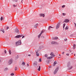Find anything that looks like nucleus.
Listing matches in <instances>:
<instances>
[{"mask_svg": "<svg viewBox=\"0 0 76 76\" xmlns=\"http://www.w3.org/2000/svg\"><path fill=\"white\" fill-rule=\"evenodd\" d=\"M69 22V20L66 19L64 20V22H63V23H64V22H65V23H68Z\"/></svg>", "mask_w": 76, "mask_h": 76, "instance_id": "9", "label": "nucleus"}, {"mask_svg": "<svg viewBox=\"0 0 76 76\" xmlns=\"http://www.w3.org/2000/svg\"><path fill=\"white\" fill-rule=\"evenodd\" d=\"M9 54H10H10H11V50H9Z\"/></svg>", "mask_w": 76, "mask_h": 76, "instance_id": "26", "label": "nucleus"}, {"mask_svg": "<svg viewBox=\"0 0 76 76\" xmlns=\"http://www.w3.org/2000/svg\"><path fill=\"white\" fill-rule=\"evenodd\" d=\"M21 43L22 42H21V40H19L18 41V42H16V46H18V45H20Z\"/></svg>", "mask_w": 76, "mask_h": 76, "instance_id": "2", "label": "nucleus"}, {"mask_svg": "<svg viewBox=\"0 0 76 76\" xmlns=\"http://www.w3.org/2000/svg\"><path fill=\"white\" fill-rule=\"evenodd\" d=\"M13 63V60L12 59H10L9 61L8 64L9 65Z\"/></svg>", "mask_w": 76, "mask_h": 76, "instance_id": "4", "label": "nucleus"}, {"mask_svg": "<svg viewBox=\"0 0 76 76\" xmlns=\"http://www.w3.org/2000/svg\"><path fill=\"white\" fill-rule=\"evenodd\" d=\"M58 69H59V67L58 66H57L56 68V69L55 71L53 72L54 75H56V74L57 73L58 70Z\"/></svg>", "mask_w": 76, "mask_h": 76, "instance_id": "1", "label": "nucleus"}, {"mask_svg": "<svg viewBox=\"0 0 76 76\" xmlns=\"http://www.w3.org/2000/svg\"><path fill=\"white\" fill-rule=\"evenodd\" d=\"M0 62H1V60L0 59Z\"/></svg>", "mask_w": 76, "mask_h": 76, "instance_id": "52", "label": "nucleus"}, {"mask_svg": "<svg viewBox=\"0 0 76 76\" xmlns=\"http://www.w3.org/2000/svg\"><path fill=\"white\" fill-rule=\"evenodd\" d=\"M42 38H44V37H43V36H42L41 37Z\"/></svg>", "mask_w": 76, "mask_h": 76, "instance_id": "50", "label": "nucleus"}, {"mask_svg": "<svg viewBox=\"0 0 76 76\" xmlns=\"http://www.w3.org/2000/svg\"><path fill=\"white\" fill-rule=\"evenodd\" d=\"M76 47V44H74L73 46V49H75Z\"/></svg>", "mask_w": 76, "mask_h": 76, "instance_id": "21", "label": "nucleus"}, {"mask_svg": "<svg viewBox=\"0 0 76 76\" xmlns=\"http://www.w3.org/2000/svg\"><path fill=\"white\" fill-rule=\"evenodd\" d=\"M31 55H28V56H31Z\"/></svg>", "mask_w": 76, "mask_h": 76, "instance_id": "48", "label": "nucleus"}, {"mask_svg": "<svg viewBox=\"0 0 76 76\" xmlns=\"http://www.w3.org/2000/svg\"><path fill=\"white\" fill-rule=\"evenodd\" d=\"M66 55L67 56H69V54L68 53H67L66 54Z\"/></svg>", "mask_w": 76, "mask_h": 76, "instance_id": "43", "label": "nucleus"}, {"mask_svg": "<svg viewBox=\"0 0 76 76\" xmlns=\"http://www.w3.org/2000/svg\"><path fill=\"white\" fill-rule=\"evenodd\" d=\"M70 66V62H69L67 64V67H69Z\"/></svg>", "mask_w": 76, "mask_h": 76, "instance_id": "13", "label": "nucleus"}, {"mask_svg": "<svg viewBox=\"0 0 76 76\" xmlns=\"http://www.w3.org/2000/svg\"><path fill=\"white\" fill-rule=\"evenodd\" d=\"M0 31H1L3 33H4V31L3 29H0Z\"/></svg>", "mask_w": 76, "mask_h": 76, "instance_id": "19", "label": "nucleus"}, {"mask_svg": "<svg viewBox=\"0 0 76 76\" xmlns=\"http://www.w3.org/2000/svg\"><path fill=\"white\" fill-rule=\"evenodd\" d=\"M45 57H48V56H47V54H46L45 55Z\"/></svg>", "mask_w": 76, "mask_h": 76, "instance_id": "34", "label": "nucleus"}, {"mask_svg": "<svg viewBox=\"0 0 76 76\" xmlns=\"http://www.w3.org/2000/svg\"><path fill=\"white\" fill-rule=\"evenodd\" d=\"M3 20V17H1V20Z\"/></svg>", "mask_w": 76, "mask_h": 76, "instance_id": "31", "label": "nucleus"}, {"mask_svg": "<svg viewBox=\"0 0 76 76\" xmlns=\"http://www.w3.org/2000/svg\"><path fill=\"white\" fill-rule=\"evenodd\" d=\"M58 58H60V57H59Z\"/></svg>", "mask_w": 76, "mask_h": 76, "instance_id": "55", "label": "nucleus"}, {"mask_svg": "<svg viewBox=\"0 0 76 76\" xmlns=\"http://www.w3.org/2000/svg\"><path fill=\"white\" fill-rule=\"evenodd\" d=\"M57 61H55V62L53 63V66H55V65H56V64H57Z\"/></svg>", "mask_w": 76, "mask_h": 76, "instance_id": "18", "label": "nucleus"}, {"mask_svg": "<svg viewBox=\"0 0 76 76\" xmlns=\"http://www.w3.org/2000/svg\"><path fill=\"white\" fill-rule=\"evenodd\" d=\"M64 54V52H62V54Z\"/></svg>", "mask_w": 76, "mask_h": 76, "instance_id": "46", "label": "nucleus"}, {"mask_svg": "<svg viewBox=\"0 0 76 76\" xmlns=\"http://www.w3.org/2000/svg\"><path fill=\"white\" fill-rule=\"evenodd\" d=\"M39 50H36V54L37 56H39V53H38V52Z\"/></svg>", "mask_w": 76, "mask_h": 76, "instance_id": "8", "label": "nucleus"}, {"mask_svg": "<svg viewBox=\"0 0 76 76\" xmlns=\"http://www.w3.org/2000/svg\"><path fill=\"white\" fill-rule=\"evenodd\" d=\"M65 26H66V24H65V23H64L63 24V28H64V27H65Z\"/></svg>", "mask_w": 76, "mask_h": 76, "instance_id": "29", "label": "nucleus"}, {"mask_svg": "<svg viewBox=\"0 0 76 76\" xmlns=\"http://www.w3.org/2000/svg\"><path fill=\"white\" fill-rule=\"evenodd\" d=\"M53 28H54V27H53L51 26H49L48 29L49 31H50V30H52Z\"/></svg>", "mask_w": 76, "mask_h": 76, "instance_id": "7", "label": "nucleus"}, {"mask_svg": "<svg viewBox=\"0 0 76 76\" xmlns=\"http://www.w3.org/2000/svg\"><path fill=\"white\" fill-rule=\"evenodd\" d=\"M65 41H67V39H64Z\"/></svg>", "mask_w": 76, "mask_h": 76, "instance_id": "42", "label": "nucleus"}, {"mask_svg": "<svg viewBox=\"0 0 76 76\" xmlns=\"http://www.w3.org/2000/svg\"><path fill=\"white\" fill-rule=\"evenodd\" d=\"M41 36V34H39L38 36V37L39 38V37Z\"/></svg>", "mask_w": 76, "mask_h": 76, "instance_id": "32", "label": "nucleus"}, {"mask_svg": "<svg viewBox=\"0 0 76 76\" xmlns=\"http://www.w3.org/2000/svg\"><path fill=\"white\" fill-rule=\"evenodd\" d=\"M16 5H15V4H13V7H16Z\"/></svg>", "mask_w": 76, "mask_h": 76, "instance_id": "33", "label": "nucleus"}, {"mask_svg": "<svg viewBox=\"0 0 76 76\" xmlns=\"http://www.w3.org/2000/svg\"><path fill=\"white\" fill-rule=\"evenodd\" d=\"M74 56H75V54H74Z\"/></svg>", "mask_w": 76, "mask_h": 76, "instance_id": "53", "label": "nucleus"}, {"mask_svg": "<svg viewBox=\"0 0 76 76\" xmlns=\"http://www.w3.org/2000/svg\"><path fill=\"white\" fill-rule=\"evenodd\" d=\"M74 24L75 25V27H76V23H74Z\"/></svg>", "mask_w": 76, "mask_h": 76, "instance_id": "45", "label": "nucleus"}, {"mask_svg": "<svg viewBox=\"0 0 76 76\" xmlns=\"http://www.w3.org/2000/svg\"><path fill=\"white\" fill-rule=\"evenodd\" d=\"M41 70V66H39V68L37 69V70L38 71H40Z\"/></svg>", "mask_w": 76, "mask_h": 76, "instance_id": "20", "label": "nucleus"}, {"mask_svg": "<svg viewBox=\"0 0 76 76\" xmlns=\"http://www.w3.org/2000/svg\"><path fill=\"white\" fill-rule=\"evenodd\" d=\"M51 44H56L58 45V43L57 42H56L52 41L51 42Z\"/></svg>", "mask_w": 76, "mask_h": 76, "instance_id": "6", "label": "nucleus"}, {"mask_svg": "<svg viewBox=\"0 0 76 76\" xmlns=\"http://www.w3.org/2000/svg\"><path fill=\"white\" fill-rule=\"evenodd\" d=\"M50 56H51V57H55V55H54V53L53 52H51L50 54Z\"/></svg>", "mask_w": 76, "mask_h": 76, "instance_id": "12", "label": "nucleus"}, {"mask_svg": "<svg viewBox=\"0 0 76 76\" xmlns=\"http://www.w3.org/2000/svg\"><path fill=\"white\" fill-rule=\"evenodd\" d=\"M49 68H51V66H49Z\"/></svg>", "mask_w": 76, "mask_h": 76, "instance_id": "44", "label": "nucleus"}, {"mask_svg": "<svg viewBox=\"0 0 76 76\" xmlns=\"http://www.w3.org/2000/svg\"><path fill=\"white\" fill-rule=\"evenodd\" d=\"M39 15L40 17L42 16V17H44V14H40Z\"/></svg>", "mask_w": 76, "mask_h": 76, "instance_id": "16", "label": "nucleus"}, {"mask_svg": "<svg viewBox=\"0 0 76 76\" xmlns=\"http://www.w3.org/2000/svg\"><path fill=\"white\" fill-rule=\"evenodd\" d=\"M11 76H13V75H14V73H12L11 74Z\"/></svg>", "mask_w": 76, "mask_h": 76, "instance_id": "37", "label": "nucleus"}, {"mask_svg": "<svg viewBox=\"0 0 76 76\" xmlns=\"http://www.w3.org/2000/svg\"><path fill=\"white\" fill-rule=\"evenodd\" d=\"M18 0H12V1H15V2H18Z\"/></svg>", "mask_w": 76, "mask_h": 76, "instance_id": "30", "label": "nucleus"}, {"mask_svg": "<svg viewBox=\"0 0 76 76\" xmlns=\"http://www.w3.org/2000/svg\"><path fill=\"white\" fill-rule=\"evenodd\" d=\"M25 38V36H23L22 37V38Z\"/></svg>", "mask_w": 76, "mask_h": 76, "instance_id": "47", "label": "nucleus"}, {"mask_svg": "<svg viewBox=\"0 0 76 76\" xmlns=\"http://www.w3.org/2000/svg\"><path fill=\"white\" fill-rule=\"evenodd\" d=\"M38 26V24H36L34 26V28H37V27Z\"/></svg>", "mask_w": 76, "mask_h": 76, "instance_id": "14", "label": "nucleus"}, {"mask_svg": "<svg viewBox=\"0 0 76 76\" xmlns=\"http://www.w3.org/2000/svg\"><path fill=\"white\" fill-rule=\"evenodd\" d=\"M64 7H65V5H63L62 6V8H64Z\"/></svg>", "mask_w": 76, "mask_h": 76, "instance_id": "38", "label": "nucleus"}, {"mask_svg": "<svg viewBox=\"0 0 76 76\" xmlns=\"http://www.w3.org/2000/svg\"><path fill=\"white\" fill-rule=\"evenodd\" d=\"M69 29V27H68V26H66V28H65V30H67V29Z\"/></svg>", "mask_w": 76, "mask_h": 76, "instance_id": "25", "label": "nucleus"}, {"mask_svg": "<svg viewBox=\"0 0 76 76\" xmlns=\"http://www.w3.org/2000/svg\"><path fill=\"white\" fill-rule=\"evenodd\" d=\"M15 32L16 33H19V30L18 28H16L15 29Z\"/></svg>", "mask_w": 76, "mask_h": 76, "instance_id": "10", "label": "nucleus"}, {"mask_svg": "<svg viewBox=\"0 0 76 76\" xmlns=\"http://www.w3.org/2000/svg\"><path fill=\"white\" fill-rule=\"evenodd\" d=\"M53 57L52 56H50L49 57H48L47 58V59H48V60H49V59H51V58H53Z\"/></svg>", "mask_w": 76, "mask_h": 76, "instance_id": "17", "label": "nucleus"}, {"mask_svg": "<svg viewBox=\"0 0 76 76\" xmlns=\"http://www.w3.org/2000/svg\"><path fill=\"white\" fill-rule=\"evenodd\" d=\"M9 29V27H7L6 29L7 30Z\"/></svg>", "mask_w": 76, "mask_h": 76, "instance_id": "41", "label": "nucleus"}, {"mask_svg": "<svg viewBox=\"0 0 76 76\" xmlns=\"http://www.w3.org/2000/svg\"><path fill=\"white\" fill-rule=\"evenodd\" d=\"M29 66V64H27V67H28Z\"/></svg>", "mask_w": 76, "mask_h": 76, "instance_id": "49", "label": "nucleus"}, {"mask_svg": "<svg viewBox=\"0 0 76 76\" xmlns=\"http://www.w3.org/2000/svg\"><path fill=\"white\" fill-rule=\"evenodd\" d=\"M22 64H23L24 65V66L25 64V62L23 61Z\"/></svg>", "mask_w": 76, "mask_h": 76, "instance_id": "27", "label": "nucleus"}, {"mask_svg": "<svg viewBox=\"0 0 76 76\" xmlns=\"http://www.w3.org/2000/svg\"><path fill=\"white\" fill-rule=\"evenodd\" d=\"M18 58H19V56H18V55H17V56L15 58V60H17V59H18Z\"/></svg>", "mask_w": 76, "mask_h": 76, "instance_id": "23", "label": "nucleus"}, {"mask_svg": "<svg viewBox=\"0 0 76 76\" xmlns=\"http://www.w3.org/2000/svg\"><path fill=\"white\" fill-rule=\"evenodd\" d=\"M4 53L5 54H6V50H4Z\"/></svg>", "mask_w": 76, "mask_h": 76, "instance_id": "40", "label": "nucleus"}, {"mask_svg": "<svg viewBox=\"0 0 76 76\" xmlns=\"http://www.w3.org/2000/svg\"><path fill=\"white\" fill-rule=\"evenodd\" d=\"M7 70H8V68H6L4 69V71H6Z\"/></svg>", "mask_w": 76, "mask_h": 76, "instance_id": "28", "label": "nucleus"}, {"mask_svg": "<svg viewBox=\"0 0 76 76\" xmlns=\"http://www.w3.org/2000/svg\"><path fill=\"white\" fill-rule=\"evenodd\" d=\"M42 60H41V58H40V59H39V61L40 62H41V61H42Z\"/></svg>", "mask_w": 76, "mask_h": 76, "instance_id": "36", "label": "nucleus"}, {"mask_svg": "<svg viewBox=\"0 0 76 76\" xmlns=\"http://www.w3.org/2000/svg\"><path fill=\"white\" fill-rule=\"evenodd\" d=\"M62 15L64 16H65V15H66V14L65 13H62Z\"/></svg>", "mask_w": 76, "mask_h": 76, "instance_id": "35", "label": "nucleus"}, {"mask_svg": "<svg viewBox=\"0 0 76 76\" xmlns=\"http://www.w3.org/2000/svg\"><path fill=\"white\" fill-rule=\"evenodd\" d=\"M72 68H73V66H71L70 67L68 68V69L70 70V69H72Z\"/></svg>", "mask_w": 76, "mask_h": 76, "instance_id": "22", "label": "nucleus"}, {"mask_svg": "<svg viewBox=\"0 0 76 76\" xmlns=\"http://www.w3.org/2000/svg\"><path fill=\"white\" fill-rule=\"evenodd\" d=\"M23 2V0H21V3H22V2Z\"/></svg>", "mask_w": 76, "mask_h": 76, "instance_id": "51", "label": "nucleus"}, {"mask_svg": "<svg viewBox=\"0 0 76 76\" xmlns=\"http://www.w3.org/2000/svg\"><path fill=\"white\" fill-rule=\"evenodd\" d=\"M33 65L35 67H37V62L34 61L33 63Z\"/></svg>", "mask_w": 76, "mask_h": 76, "instance_id": "5", "label": "nucleus"}, {"mask_svg": "<svg viewBox=\"0 0 76 76\" xmlns=\"http://www.w3.org/2000/svg\"><path fill=\"white\" fill-rule=\"evenodd\" d=\"M53 39H58V37H52Z\"/></svg>", "mask_w": 76, "mask_h": 76, "instance_id": "15", "label": "nucleus"}, {"mask_svg": "<svg viewBox=\"0 0 76 76\" xmlns=\"http://www.w3.org/2000/svg\"><path fill=\"white\" fill-rule=\"evenodd\" d=\"M59 55L60 56V54H59Z\"/></svg>", "mask_w": 76, "mask_h": 76, "instance_id": "54", "label": "nucleus"}, {"mask_svg": "<svg viewBox=\"0 0 76 76\" xmlns=\"http://www.w3.org/2000/svg\"><path fill=\"white\" fill-rule=\"evenodd\" d=\"M60 23H58L57 25L56 26V29H57L59 28H60Z\"/></svg>", "mask_w": 76, "mask_h": 76, "instance_id": "3", "label": "nucleus"}, {"mask_svg": "<svg viewBox=\"0 0 76 76\" xmlns=\"http://www.w3.org/2000/svg\"><path fill=\"white\" fill-rule=\"evenodd\" d=\"M45 31V30L44 29H43V30H42V31L41 33L40 34H42V33L44 32V31Z\"/></svg>", "mask_w": 76, "mask_h": 76, "instance_id": "24", "label": "nucleus"}, {"mask_svg": "<svg viewBox=\"0 0 76 76\" xmlns=\"http://www.w3.org/2000/svg\"><path fill=\"white\" fill-rule=\"evenodd\" d=\"M22 37L21 35H18L16 36L15 37V38H20V37Z\"/></svg>", "mask_w": 76, "mask_h": 76, "instance_id": "11", "label": "nucleus"}, {"mask_svg": "<svg viewBox=\"0 0 76 76\" xmlns=\"http://www.w3.org/2000/svg\"><path fill=\"white\" fill-rule=\"evenodd\" d=\"M17 70V67H16L15 68V70Z\"/></svg>", "mask_w": 76, "mask_h": 76, "instance_id": "39", "label": "nucleus"}]
</instances>
